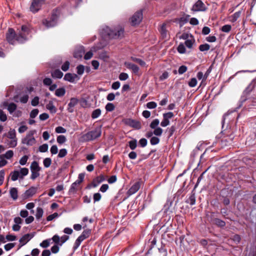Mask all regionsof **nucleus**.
<instances>
[{
  "mask_svg": "<svg viewBox=\"0 0 256 256\" xmlns=\"http://www.w3.org/2000/svg\"><path fill=\"white\" fill-rule=\"evenodd\" d=\"M106 180V178L103 174H100V176H96L94 178L92 182V185L94 188L96 187L100 183Z\"/></svg>",
  "mask_w": 256,
  "mask_h": 256,
  "instance_id": "21",
  "label": "nucleus"
},
{
  "mask_svg": "<svg viewBox=\"0 0 256 256\" xmlns=\"http://www.w3.org/2000/svg\"><path fill=\"white\" fill-rule=\"evenodd\" d=\"M118 78L120 80H126L128 78V75L126 73L122 72L120 74Z\"/></svg>",
  "mask_w": 256,
  "mask_h": 256,
  "instance_id": "62",
  "label": "nucleus"
},
{
  "mask_svg": "<svg viewBox=\"0 0 256 256\" xmlns=\"http://www.w3.org/2000/svg\"><path fill=\"white\" fill-rule=\"evenodd\" d=\"M60 14V8H57L54 9L52 12L50 16L42 20V24L47 28L55 26L58 24Z\"/></svg>",
  "mask_w": 256,
  "mask_h": 256,
  "instance_id": "3",
  "label": "nucleus"
},
{
  "mask_svg": "<svg viewBox=\"0 0 256 256\" xmlns=\"http://www.w3.org/2000/svg\"><path fill=\"white\" fill-rule=\"evenodd\" d=\"M101 34L106 38H121L124 36V28L122 27H116L112 29L108 26H106L101 30Z\"/></svg>",
  "mask_w": 256,
  "mask_h": 256,
  "instance_id": "2",
  "label": "nucleus"
},
{
  "mask_svg": "<svg viewBox=\"0 0 256 256\" xmlns=\"http://www.w3.org/2000/svg\"><path fill=\"white\" fill-rule=\"evenodd\" d=\"M66 94V90L64 88H58L56 90L55 95L58 97L64 96Z\"/></svg>",
  "mask_w": 256,
  "mask_h": 256,
  "instance_id": "32",
  "label": "nucleus"
},
{
  "mask_svg": "<svg viewBox=\"0 0 256 256\" xmlns=\"http://www.w3.org/2000/svg\"><path fill=\"white\" fill-rule=\"evenodd\" d=\"M232 26L230 24H226L222 26L221 30L224 32H228L231 30Z\"/></svg>",
  "mask_w": 256,
  "mask_h": 256,
  "instance_id": "53",
  "label": "nucleus"
},
{
  "mask_svg": "<svg viewBox=\"0 0 256 256\" xmlns=\"http://www.w3.org/2000/svg\"><path fill=\"white\" fill-rule=\"evenodd\" d=\"M20 178H23L24 176L28 174V169L26 168H20Z\"/></svg>",
  "mask_w": 256,
  "mask_h": 256,
  "instance_id": "37",
  "label": "nucleus"
},
{
  "mask_svg": "<svg viewBox=\"0 0 256 256\" xmlns=\"http://www.w3.org/2000/svg\"><path fill=\"white\" fill-rule=\"evenodd\" d=\"M162 128L158 127L156 128H154V130L152 132H148L146 134V136L148 138L151 137L154 134L156 136H160L162 134Z\"/></svg>",
  "mask_w": 256,
  "mask_h": 256,
  "instance_id": "23",
  "label": "nucleus"
},
{
  "mask_svg": "<svg viewBox=\"0 0 256 256\" xmlns=\"http://www.w3.org/2000/svg\"><path fill=\"white\" fill-rule=\"evenodd\" d=\"M14 156V152L12 150H8L4 154L0 155V158H11Z\"/></svg>",
  "mask_w": 256,
  "mask_h": 256,
  "instance_id": "31",
  "label": "nucleus"
},
{
  "mask_svg": "<svg viewBox=\"0 0 256 256\" xmlns=\"http://www.w3.org/2000/svg\"><path fill=\"white\" fill-rule=\"evenodd\" d=\"M142 183V180H140L136 182L128 190L127 193L128 196L132 195L137 192L140 188V186Z\"/></svg>",
  "mask_w": 256,
  "mask_h": 256,
  "instance_id": "14",
  "label": "nucleus"
},
{
  "mask_svg": "<svg viewBox=\"0 0 256 256\" xmlns=\"http://www.w3.org/2000/svg\"><path fill=\"white\" fill-rule=\"evenodd\" d=\"M43 164L45 168H48L52 164V160L50 158H46L43 160Z\"/></svg>",
  "mask_w": 256,
  "mask_h": 256,
  "instance_id": "47",
  "label": "nucleus"
},
{
  "mask_svg": "<svg viewBox=\"0 0 256 256\" xmlns=\"http://www.w3.org/2000/svg\"><path fill=\"white\" fill-rule=\"evenodd\" d=\"M18 30V34H16L13 28H8L6 34V38L10 44H14L16 41L22 43L28 40V36L30 32L29 27L27 25H22L20 30Z\"/></svg>",
  "mask_w": 256,
  "mask_h": 256,
  "instance_id": "1",
  "label": "nucleus"
},
{
  "mask_svg": "<svg viewBox=\"0 0 256 256\" xmlns=\"http://www.w3.org/2000/svg\"><path fill=\"white\" fill-rule=\"evenodd\" d=\"M77 73L79 75H82L84 74V67L82 65H79L76 67Z\"/></svg>",
  "mask_w": 256,
  "mask_h": 256,
  "instance_id": "59",
  "label": "nucleus"
},
{
  "mask_svg": "<svg viewBox=\"0 0 256 256\" xmlns=\"http://www.w3.org/2000/svg\"><path fill=\"white\" fill-rule=\"evenodd\" d=\"M174 114L172 112H168L163 114V120L160 122L162 127H166L170 124V119L173 118Z\"/></svg>",
  "mask_w": 256,
  "mask_h": 256,
  "instance_id": "13",
  "label": "nucleus"
},
{
  "mask_svg": "<svg viewBox=\"0 0 256 256\" xmlns=\"http://www.w3.org/2000/svg\"><path fill=\"white\" fill-rule=\"evenodd\" d=\"M37 191V188L34 186H31L29 189L26 190L24 194V198H28L32 196Z\"/></svg>",
  "mask_w": 256,
  "mask_h": 256,
  "instance_id": "20",
  "label": "nucleus"
},
{
  "mask_svg": "<svg viewBox=\"0 0 256 256\" xmlns=\"http://www.w3.org/2000/svg\"><path fill=\"white\" fill-rule=\"evenodd\" d=\"M69 67H70V62L68 61H66L62 66L61 68L63 71L66 72L68 70Z\"/></svg>",
  "mask_w": 256,
  "mask_h": 256,
  "instance_id": "61",
  "label": "nucleus"
},
{
  "mask_svg": "<svg viewBox=\"0 0 256 256\" xmlns=\"http://www.w3.org/2000/svg\"><path fill=\"white\" fill-rule=\"evenodd\" d=\"M150 138V143L152 145H156L159 143L160 140L158 136H152Z\"/></svg>",
  "mask_w": 256,
  "mask_h": 256,
  "instance_id": "44",
  "label": "nucleus"
},
{
  "mask_svg": "<svg viewBox=\"0 0 256 256\" xmlns=\"http://www.w3.org/2000/svg\"><path fill=\"white\" fill-rule=\"evenodd\" d=\"M137 146V141L136 140H134L129 142V146L131 150H134Z\"/></svg>",
  "mask_w": 256,
  "mask_h": 256,
  "instance_id": "54",
  "label": "nucleus"
},
{
  "mask_svg": "<svg viewBox=\"0 0 256 256\" xmlns=\"http://www.w3.org/2000/svg\"><path fill=\"white\" fill-rule=\"evenodd\" d=\"M28 156H24L21 158L20 160L19 163L22 166H24L26 164L28 160Z\"/></svg>",
  "mask_w": 256,
  "mask_h": 256,
  "instance_id": "56",
  "label": "nucleus"
},
{
  "mask_svg": "<svg viewBox=\"0 0 256 256\" xmlns=\"http://www.w3.org/2000/svg\"><path fill=\"white\" fill-rule=\"evenodd\" d=\"M122 122L124 124L132 128L136 129H139L140 128V122L136 120L127 118L123 119Z\"/></svg>",
  "mask_w": 256,
  "mask_h": 256,
  "instance_id": "11",
  "label": "nucleus"
},
{
  "mask_svg": "<svg viewBox=\"0 0 256 256\" xmlns=\"http://www.w3.org/2000/svg\"><path fill=\"white\" fill-rule=\"evenodd\" d=\"M67 150L66 148H62L59 152L58 157L60 158H64L67 154Z\"/></svg>",
  "mask_w": 256,
  "mask_h": 256,
  "instance_id": "55",
  "label": "nucleus"
},
{
  "mask_svg": "<svg viewBox=\"0 0 256 256\" xmlns=\"http://www.w3.org/2000/svg\"><path fill=\"white\" fill-rule=\"evenodd\" d=\"M84 53V46H80L76 50L74 54V56L77 58H82L83 54Z\"/></svg>",
  "mask_w": 256,
  "mask_h": 256,
  "instance_id": "25",
  "label": "nucleus"
},
{
  "mask_svg": "<svg viewBox=\"0 0 256 256\" xmlns=\"http://www.w3.org/2000/svg\"><path fill=\"white\" fill-rule=\"evenodd\" d=\"M48 144H44L39 146L38 150L41 152H45L48 151Z\"/></svg>",
  "mask_w": 256,
  "mask_h": 256,
  "instance_id": "49",
  "label": "nucleus"
},
{
  "mask_svg": "<svg viewBox=\"0 0 256 256\" xmlns=\"http://www.w3.org/2000/svg\"><path fill=\"white\" fill-rule=\"evenodd\" d=\"M159 32H160L161 37L163 39L168 38V31L166 29V23L162 24L159 28Z\"/></svg>",
  "mask_w": 256,
  "mask_h": 256,
  "instance_id": "17",
  "label": "nucleus"
},
{
  "mask_svg": "<svg viewBox=\"0 0 256 256\" xmlns=\"http://www.w3.org/2000/svg\"><path fill=\"white\" fill-rule=\"evenodd\" d=\"M92 230L90 229L87 228L83 231L82 234L80 236L82 238L83 240L88 238L90 235L91 234Z\"/></svg>",
  "mask_w": 256,
  "mask_h": 256,
  "instance_id": "29",
  "label": "nucleus"
},
{
  "mask_svg": "<svg viewBox=\"0 0 256 256\" xmlns=\"http://www.w3.org/2000/svg\"><path fill=\"white\" fill-rule=\"evenodd\" d=\"M10 197L13 200H16L18 198V190L16 188H12L10 190Z\"/></svg>",
  "mask_w": 256,
  "mask_h": 256,
  "instance_id": "26",
  "label": "nucleus"
},
{
  "mask_svg": "<svg viewBox=\"0 0 256 256\" xmlns=\"http://www.w3.org/2000/svg\"><path fill=\"white\" fill-rule=\"evenodd\" d=\"M102 134L100 127H97L82 136L83 139L86 141H90L100 137Z\"/></svg>",
  "mask_w": 256,
  "mask_h": 256,
  "instance_id": "4",
  "label": "nucleus"
},
{
  "mask_svg": "<svg viewBox=\"0 0 256 256\" xmlns=\"http://www.w3.org/2000/svg\"><path fill=\"white\" fill-rule=\"evenodd\" d=\"M172 204V202L170 199H168L166 203L164 205V212H166L168 211Z\"/></svg>",
  "mask_w": 256,
  "mask_h": 256,
  "instance_id": "50",
  "label": "nucleus"
},
{
  "mask_svg": "<svg viewBox=\"0 0 256 256\" xmlns=\"http://www.w3.org/2000/svg\"><path fill=\"white\" fill-rule=\"evenodd\" d=\"M46 108L52 114H55L56 112V108L54 105L52 101H50L46 105Z\"/></svg>",
  "mask_w": 256,
  "mask_h": 256,
  "instance_id": "27",
  "label": "nucleus"
},
{
  "mask_svg": "<svg viewBox=\"0 0 256 256\" xmlns=\"http://www.w3.org/2000/svg\"><path fill=\"white\" fill-rule=\"evenodd\" d=\"M8 138L9 139L17 140L16 138V134L14 130H10L8 134Z\"/></svg>",
  "mask_w": 256,
  "mask_h": 256,
  "instance_id": "39",
  "label": "nucleus"
},
{
  "mask_svg": "<svg viewBox=\"0 0 256 256\" xmlns=\"http://www.w3.org/2000/svg\"><path fill=\"white\" fill-rule=\"evenodd\" d=\"M207 8L201 0H197L192 6L191 10L194 12H204Z\"/></svg>",
  "mask_w": 256,
  "mask_h": 256,
  "instance_id": "9",
  "label": "nucleus"
},
{
  "mask_svg": "<svg viewBox=\"0 0 256 256\" xmlns=\"http://www.w3.org/2000/svg\"><path fill=\"white\" fill-rule=\"evenodd\" d=\"M101 114V110L100 108H97L94 110L91 116L92 119L98 118Z\"/></svg>",
  "mask_w": 256,
  "mask_h": 256,
  "instance_id": "36",
  "label": "nucleus"
},
{
  "mask_svg": "<svg viewBox=\"0 0 256 256\" xmlns=\"http://www.w3.org/2000/svg\"><path fill=\"white\" fill-rule=\"evenodd\" d=\"M52 76L53 78H60L63 76V73L60 70H56L52 72Z\"/></svg>",
  "mask_w": 256,
  "mask_h": 256,
  "instance_id": "28",
  "label": "nucleus"
},
{
  "mask_svg": "<svg viewBox=\"0 0 256 256\" xmlns=\"http://www.w3.org/2000/svg\"><path fill=\"white\" fill-rule=\"evenodd\" d=\"M130 60H132L133 62L138 64L140 66H142L144 64V62L140 58L132 56L130 58Z\"/></svg>",
  "mask_w": 256,
  "mask_h": 256,
  "instance_id": "64",
  "label": "nucleus"
},
{
  "mask_svg": "<svg viewBox=\"0 0 256 256\" xmlns=\"http://www.w3.org/2000/svg\"><path fill=\"white\" fill-rule=\"evenodd\" d=\"M77 186H78V184H76V183L75 182H73L70 186V187L68 190V193L70 194L76 193V192Z\"/></svg>",
  "mask_w": 256,
  "mask_h": 256,
  "instance_id": "41",
  "label": "nucleus"
},
{
  "mask_svg": "<svg viewBox=\"0 0 256 256\" xmlns=\"http://www.w3.org/2000/svg\"><path fill=\"white\" fill-rule=\"evenodd\" d=\"M55 131L58 134H64L66 132V130L64 128L58 126L56 128Z\"/></svg>",
  "mask_w": 256,
  "mask_h": 256,
  "instance_id": "57",
  "label": "nucleus"
},
{
  "mask_svg": "<svg viewBox=\"0 0 256 256\" xmlns=\"http://www.w3.org/2000/svg\"><path fill=\"white\" fill-rule=\"evenodd\" d=\"M51 240H52V238L45 240L40 244V246L43 248H46L50 246Z\"/></svg>",
  "mask_w": 256,
  "mask_h": 256,
  "instance_id": "42",
  "label": "nucleus"
},
{
  "mask_svg": "<svg viewBox=\"0 0 256 256\" xmlns=\"http://www.w3.org/2000/svg\"><path fill=\"white\" fill-rule=\"evenodd\" d=\"M34 236V234H27L23 236L20 239V245L19 246V248H21L23 246L25 245L29 240H30Z\"/></svg>",
  "mask_w": 256,
  "mask_h": 256,
  "instance_id": "16",
  "label": "nucleus"
},
{
  "mask_svg": "<svg viewBox=\"0 0 256 256\" xmlns=\"http://www.w3.org/2000/svg\"><path fill=\"white\" fill-rule=\"evenodd\" d=\"M142 18V10L136 12L131 18V24L132 26L138 24Z\"/></svg>",
  "mask_w": 256,
  "mask_h": 256,
  "instance_id": "10",
  "label": "nucleus"
},
{
  "mask_svg": "<svg viewBox=\"0 0 256 256\" xmlns=\"http://www.w3.org/2000/svg\"><path fill=\"white\" fill-rule=\"evenodd\" d=\"M78 102V100L76 98H72L70 100V102L68 104V110L72 113L74 112V107L75 106Z\"/></svg>",
  "mask_w": 256,
  "mask_h": 256,
  "instance_id": "18",
  "label": "nucleus"
},
{
  "mask_svg": "<svg viewBox=\"0 0 256 256\" xmlns=\"http://www.w3.org/2000/svg\"><path fill=\"white\" fill-rule=\"evenodd\" d=\"M160 121L158 119L156 118L154 119L152 121L150 124V127L152 129L156 128L158 127V125L159 124Z\"/></svg>",
  "mask_w": 256,
  "mask_h": 256,
  "instance_id": "48",
  "label": "nucleus"
},
{
  "mask_svg": "<svg viewBox=\"0 0 256 256\" xmlns=\"http://www.w3.org/2000/svg\"><path fill=\"white\" fill-rule=\"evenodd\" d=\"M210 48V46L208 44H200L199 46V50L201 52L208 51Z\"/></svg>",
  "mask_w": 256,
  "mask_h": 256,
  "instance_id": "46",
  "label": "nucleus"
},
{
  "mask_svg": "<svg viewBox=\"0 0 256 256\" xmlns=\"http://www.w3.org/2000/svg\"><path fill=\"white\" fill-rule=\"evenodd\" d=\"M256 80H253L243 92L244 95L248 94L256 87Z\"/></svg>",
  "mask_w": 256,
  "mask_h": 256,
  "instance_id": "22",
  "label": "nucleus"
},
{
  "mask_svg": "<svg viewBox=\"0 0 256 256\" xmlns=\"http://www.w3.org/2000/svg\"><path fill=\"white\" fill-rule=\"evenodd\" d=\"M186 203L190 204V205H194L196 203V196L194 194H192L186 200Z\"/></svg>",
  "mask_w": 256,
  "mask_h": 256,
  "instance_id": "34",
  "label": "nucleus"
},
{
  "mask_svg": "<svg viewBox=\"0 0 256 256\" xmlns=\"http://www.w3.org/2000/svg\"><path fill=\"white\" fill-rule=\"evenodd\" d=\"M196 84H197V80H196V78H191L188 83L189 86H190L191 88L194 87L195 86H196Z\"/></svg>",
  "mask_w": 256,
  "mask_h": 256,
  "instance_id": "60",
  "label": "nucleus"
},
{
  "mask_svg": "<svg viewBox=\"0 0 256 256\" xmlns=\"http://www.w3.org/2000/svg\"><path fill=\"white\" fill-rule=\"evenodd\" d=\"M124 65L127 68L130 70L135 74H138L140 68L136 64L130 62H125Z\"/></svg>",
  "mask_w": 256,
  "mask_h": 256,
  "instance_id": "15",
  "label": "nucleus"
},
{
  "mask_svg": "<svg viewBox=\"0 0 256 256\" xmlns=\"http://www.w3.org/2000/svg\"><path fill=\"white\" fill-rule=\"evenodd\" d=\"M30 168L32 172L30 178L34 180L40 176V171L41 170V168L39 166L38 162L34 161L31 164Z\"/></svg>",
  "mask_w": 256,
  "mask_h": 256,
  "instance_id": "7",
  "label": "nucleus"
},
{
  "mask_svg": "<svg viewBox=\"0 0 256 256\" xmlns=\"http://www.w3.org/2000/svg\"><path fill=\"white\" fill-rule=\"evenodd\" d=\"M105 108L106 112H110L114 110L115 106L112 103L108 102L106 104Z\"/></svg>",
  "mask_w": 256,
  "mask_h": 256,
  "instance_id": "45",
  "label": "nucleus"
},
{
  "mask_svg": "<svg viewBox=\"0 0 256 256\" xmlns=\"http://www.w3.org/2000/svg\"><path fill=\"white\" fill-rule=\"evenodd\" d=\"M10 176L12 181H16L18 178H20V172L18 170H14L10 172Z\"/></svg>",
  "mask_w": 256,
  "mask_h": 256,
  "instance_id": "30",
  "label": "nucleus"
},
{
  "mask_svg": "<svg viewBox=\"0 0 256 256\" xmlns=\"http://www.w3.org/2000/svg\"><path fill=\"white\" fill-rule=\"evenodd\" d=\"M36 133L35 130H30L26 136L22 139V143L28 146L34 144L36 141L34 137V134Z\"/></svg>",
  "mask_w": 256,
  "mask_h": 256,
  "instance_id": "5",
  "label": "nucleus"
},
{
  "mask_svg": "<svg viewBox=\"0 0 256 256\" xmlns=\"http://www.w3.org/2000/svg\"><path fill=\"white\" fill-rule=\"evenodd\" d=\"M84 240H82V238L80 236L75 241V242H74V250H76V248H78L80 246L81 242L83 241Z\"/></svg>",
  "mask_w": 256,
  "mask_h": 256,
  "instance_id": "51",
  "label": "nucleus"
},
{
  "mask_svg": "<svg viewBox=\"0 0 256 256\" xmlns=\"http://www.w3.org/2000/svg\"><path fill=\"white\" fill-rule=\"evenodd\" d=\"M56 140L59 144H62L66 142V138L64 136L60 135L57 136Z\"/></svg>",
  "mask_w": 256,
  "mask_h": 256,
  "instance_id": "43",
  "label": "nucleus"
},
{
  "mask_svg": "<svg viewBox=\"0 0 256 256\" xmlns=\"http://www.w3.org/2000/svg\"><path fill=\"white\" fill-rule=\"evenodd\" d=\"M84 178V174L80 173L78 174V180H77L75 182L78 185L83 182Z\"/></svg>",
  "mask_w": 256,
  "mask_h": 256,
  "instance_id": "58",
  "label": "nucleus"
},
{
  "mask_svg": "<svg viewBox=\"0 0 256 256\" xmlns=\"http://www.w3.org/2000/svg\"><path fill=\"white\" fill-rule=\"evenodd\" d=\"M45 4V0H32L30 6V11L32 12H38Z\"/></svg>",
  "mask_w": 256,
  "mask_h": 256,
  "instance_id": "8",
  "label": "nucleus"
},
{
  "mask_svg": "<svg viewBox=\"0 0 256 256\" xmlns=\"http://www.w3.org/2000/svg\"><path fill=\"white\" fill-rule=\"evenodd\" d=\"M64 79L70 82H74L76 80L78 79V77L76 74L67 73L65 74Z\"/></svg>",
  "mask_w": 256,
  "mask_h": 256,
  "instance_id": "19",
  "label": "nucleus"
},
{
  "mask_svg": "<svg viewBox=\"0 0 256 256\" xmlns=\"http://www.w3.org/2000/svg\"><path fill=\"white\" fill-rule=\"evenodd\" d=\"M232 140L229 136H226L222 139H218L213 144L218 149L224 148L231 144Z\"/></svg>",
  "mask_w": 256,
  "mask_h": 256,
  "instance_id": "6",
  "label": "nucleus"
},
{
  "mask_svg": "<svg viewBox=\"0 0 256 256\" xmlns=\"http://www.w3.org/2000/svg\"><path fill=\"white\" fill-rule=\"evenodd\" d=\"M241 12L240 11L236 12L232 16V20L234 22H236L238 18H239L240 16Z\"/></svg>",
  "mask_w": 256,
  "mask_h": 256,
  "instance_id": "63",
  "label": "nucleus"
},
{
  "mask_svg": "<svg viewBox=\"0 0 256 256\" xmlns=\"http://www.w3.org/2000/svg\"><path fill=\"white\" fill-rule=\"evenodd\" d=\"M6 142L10 147L14 148L17 145V140H8Z\"/></svg>",
  "mask_w": 256,
  "mask_h": 256,
  "instance_id": "38",
  "label": "nucleus"
},
{
  "mask_svg": "<svg viewBox=\"0 0 256 256\" xmlns=\"http://www.w3.org/2000/svg\"><path fill=\"white\" fill-rule=\"evenodd\" d=\"M4 106L8 107V110L10 114H12L17 108L16 104L14 102H11L8 104V102H4Z\"/></svg>",
  "mask_w": 256,
  "mask_h": 256,
  "instance_id": "24",
  "label": "nucleus"
},
{
  "mask_svg": "<svg viewBox=\"0 0 256 256\" xmlns=\"http://www.w3.org/2000/svg\"><path fill=\"white\" fill-rule=\"evenodd\" d=\"M69 238V236L64 235L60 238L58 234L54 235L52 238L53 242L57 244L62 246Z\"/></svg>",
  "mask_w": 256,
  "mask_h": 256,
  "instance_id": "12",
  "label": "nucleus"
},
{
  "mask_svg": "<svg viewBox=\"0 0 256 256\" xmlns=\"http://www.w3.org/2000/svg\"><path fill=\"white\" fill-rule=\"evenodd\" d=\"M214 224L216 225H217L220 227H224L226 225V222L224 220H221L220 218H214Z\"/></svg>",
  "mask_w": 256,
  "mask_h": 256,
  "instance_id": "40",
  "label": "nucleus"
},
{
  "mask_svg": "<svg viewBox=\"0 0 256 256\" xmlns=\"http://www.w3.org/2000/svg\"><path fill=\"white\" fill-rule=\"evenodd\" d=\"M44 214L43 209L42 208L38 207L36 208V220H38L42 218Z\"/></svg>",
  "mask_w": 256,
  "mask_h": 256,
  "instance_id": "35",
  "label": "nucleus"
},
{
  "mask_svg": "<svg viewBox=\"0 0 256 256\" xmlns=\"http://www.w3.org/2000/svg\"><path fill=\"white\" fill-rule=\"evenodd\" d=\"M195 42V40L194 38V36H191V38L185 41V45L186 46L189 48H191L192 47L193 44Z\"/></svg>",
  "mask_w": 256,
  "mask_h": 256,
  "instance_id": "33",
  "label": "nucleus"
},
{
  "mask_svg": "<svg viewBox=\"0 0 256 256\" xmlns=\"http://www.w3.org/2000/svg\"><path fill=\"white\" fill-rule=\"evenodd\" d=\"M178 51L180 54H184L186 52V48L183 44H180L178 48Z\"/></svg>",
  "mask_w": 256,
  "mask_h": 256,
  "instance_id": "52",
  "label": "nucleus"
}]
</instances>
